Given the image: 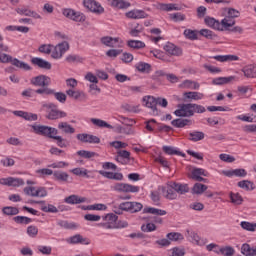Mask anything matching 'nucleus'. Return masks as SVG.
I'll return each instance as SVG.
<instances>
[{"label":"nucleus","instance_id":"f257e3e1","mask_svg":"<svg viewBox=\"0 0 256 256\" xmlns=\"http://www.w3.org/2000/svg\"><path fill=\"white\" fill-rule=\"evenodd\" d=\"M31 127L33 133H35L36 135L48 137V139H54L58 147H60L61 149H65V147L69 146V142H67L66 139L62 138L61 136H57L59 134V130H57V128L38 124L31 125Z\"/></svg>","mask_w":256,"mask_h":256},{"label":"nucleus","instance_id":"f03ea898","mask_svg":"<svg viewBox=\"0 0 256 256\" xmlns=\"http://www.w3.org/2000/svg\"><path fill=\"white\" fill-rule=\"evenodd\" d=\"M206 109L203 105L187 103L178 105V109L174 111L176 117H193L195 113H205Z\"/></svg>","mask_w":256,"mask_h":256},{"label":"nucleus","instance_id":"7ed1b4c3","mask_svg":"<svg viewBox=\"0 0 256 256\" xmlns=\"http://www.w3.org/2000/svg\"><path fill=\"white\" fill-rule=\"evenodd\" d=\"M0 63H11V65H14V67L23 69L24 71H31L33 69L29 64L17 58H13V56L5 53L0 54Z\"/></svg>","mask_w":256,"mask_h":256},{"label":"nucleus","instance_id":"20e7f679","mask_svg":"<svg viewBox=\"0 0 256 256\" xmlns=\"http://www.w3.org/2000/svg\"><path fill=\"white\" fill-rule=\"evenodd\" d=\"M30 83L31 85H34V87H41V89H49L48 86L51 85V77L41 74L32 77L30 79Z\"/></svg>","mask_w":256,"mask_h":256},{"label":"nucleus","instance_id":"39448f33","mask_svg":"<svg viewBox=\"0 0 256 256\" xmlns=\"http://www.w3.org/2000/svg\"><path fill=\"white\" fill-rule=\"evenodd\" d=\"M38 95H53L59 103H65L67 101V95L63 92H55L51 88H38Z\"/></svg>","mask_w":256,"mask_h":256},{"label":"nucleus","instance_id":"423d86ee","mask_svg":"<svg viewBox=\"0 0 256 256\" xmlns=\"http://www.w3.org/2000/svg\"><path fill=\"white\" fill-rule=\"evenodd\" d=\"M62 13L64 17H67V19H71L72 21H76V23H85V19H87L85 14L77 12L71 8L64 9Z\"/></svg>","mask_w":256,"mask_h":256},{"label":"nucleus","instance_id":"0eeeda50","mask_svg":"<svg viewBox=\"0 0 256 256\" xmlns=\"http://www.w3.org/2000/svg\"><path fill=\"white\" fill-rule=\"evenodd\" d=\"M113 191L117 193H139V186L127 184V183H116L112 186Z\"/></svg>","mask_w":256,"mask_h":256},{"label":"nucleus","instance_id":"6e6552de","mask_svg":"<svg viewBox=\"0 0 256 256\" xmlns=\"http://www.w3.org/2000/svg\"><path fill=\"white\" fill-rule=\"evenodd\" d=\"M67 51H69V42L64 41L54 47L51 52V57L52 59H61V57H63Z\"/></svg>","mask_w":256,"mask_h":256},{"label":"nucleus","instance_id":"1a4fd4ad","mask_svg":"<svg viewBox=\"0 0 256 256\" xmlns=\"http://www.w3.org/2000/svg\"><path fill=\"white\" fill-rule=\"evenodd\" d=\"M84 7L96 15H102V13H105V8L95 0H84Z\"/></svg>","mask_w":256,"mask_h":256},{"label":"nucleus","instance_id":"9d476101","mask_svg":"<svg viewBox=\"0 0 256 256\" xmlns=\"http://www.w3.org/2000/svg\"><path fill=\"white\" fill-rule=\"evenodd\" d=\"M100 42L102 43V45H105L106 47H110L112 49L121 47V45H123V40H121V38L119 37L113 38L111 36H104L100 39Z\"/></svg>","mask_w":256,"mask_h":256},{"label":"nucleus","instance_id":"9b49d317","mask_svg":"<svg viewBox=\"0 0 256 256\" xmlns=\"http://www.w3.org/2000/svg\"><path fill=\"white\" fill-rule=\"evenodd\" d=\"M163 49L166 51L167 55L171 57H181V55H183V49L171 42H167Z\"/></svg>","mask_w":256,"mask_h":256},{"label":"nucleus","instance_id":"f8f14e48","mask_svg":"<svg viewBox=\"0 0 256 256\" xmlns=\"http://www.w3.org/2000/svg\"><path fill=\"white\" fill-rule=\"evenodd\" d=\"M162 193L165 199H168L169 201H175L178 197L172 182L168 183L167 187L162 186Z\"/></svg>","mask_w":256,"mask_h":256},{"label":"nucleus","instance_id":"ddd939ff","mask_svg":"<svg viewBox=\"0 0 256 256\" xmlns=\"http://www.w3.org/2000/svg\"><path fill=\"white\" fill-rule=\"evenodd\" d=\"M1 185H7L8 187H21V185H25V181L21 178H1L0 179Z\"/></svg>","mask_w":256,"mask_h":256},{"label":"nucleus","instance_id":"4468645a","mask_svg":"<svg viewBox=\"0 0 256 256\" xmlns=\"http://www.w3.org/2000/svg\"><path fill=\"white\" fill-rule=\"evenodd\" d=\"M143 103L145 107H148L152 110L153 115H159V111L157 110V100L153 96H145L143 98Z\"/></svg>","mask_w":256,"mask_h":256},{"label":"nucleus","instance_id":"2eb2a0df","mask_svg":"<svg viewBox=\"0 0 256 256\" xmlns=\"http://www.w3.org/2000/svg\"><path fill=\"white\" fill-rule=\"evenodd\" d=\"M77 139L82 143H93V144L101 143V139L99 137L91 134H78Z\"/></svg>","mask_w":256,"mask_h":256},{"label":"nucleus","instance_id":"dca6fc26","mask_svg":"<svg viewBox=\"0 0 256 256\" xmlns=\"http://www.w3.org/2000/svg\"><path fill=\"white\" fill-rule=\"evenodd\" d=\"M32 65L39 67V69H45L46 71H50L52 65L51 62L44 60L43 58L34 57L31 59Z\"/></svg>","mask_w":256,"mask_h":256},{"label":"nucleus","instance_id":"f3484780","mask_svg":"<svg viewBox=\"0 0 256 256\" xmlns=\"http://www.w3.org/2000/svg\"><path fill=\"white\" fill-rule=\"evenodd\" d=\"M67 243L70 245H77L80 243V245H89L91 243V240L88 238H83L81 234H76L70 238L67 239Z\"/></svg>","mask_w":256,"mask_h":256},{"label":"nucleus","instance_id":"a211bd4d","mask_svg":"<svg viewBox=\"0 0 256 256\" xmlns=\"http://www.w3.org/2000/svg\"><path fill=\"white\" fill-rule=\"evenodd\" d=\"M222 175H225V177H247V170L243 168L224 170Z\"/></svg>","mask_w":256,"mask_h":256},{"label":"nucleus","instance_id":"6ab92c4d","mask_svg":"<svg viewBox=\"0 0 256 256\" xmlns=\"http://www.w3.org/2000/svg\"><path fill=\"white\" fill-rule=\"evenodd\" d=\"M99 175L105 177L106 179H112L114 181H123V173L121 172H107L105 170H99Z\"/></svg>","mask_w":256,"mask_h":256},{"label":"nucleus","instance_id":"aec40b11","mask_svg":"<svg viewBox=\"0 0 256 256\" xmlns=\"http://www.w3.org/2000/svg\"><path fill=\"white\" fill-rule=\"evenodd\" d=\"M65 117H67V112L61 111L59 109H51L47 114V119H50V121L63 119Z\"/></svg>","mask_w":256,"mask_h":256},{"label":"nucleus","instance_id":"412c9836","mask_svg":"<svg viewBox=\"0 0 256 256\" xmlns=\"http://www.w3.org/2000/svg\"><path fill=\"white\" fill-rule=\"evenodd\" d=\"M171 125L173 127H176L177 129H183V127H187V126L189 127L193 125V120L177 118L171 121Z\"/></svg>","mask_w":256,"mask_h":256},{"label":"nucleus","instance_id":"4be33fe9","mask_svg":"<svg viewBox=\"0 0 256 256\" xmlns=\"http://www.w3.org/2000/svg\"><path fill=\"white\" fill-rule=\"evenodd\" d=\"M201 175L203 177H207V174L205 173V169L202 168H194L192 170V179H194V181H198V182H205L207 181L205 178L201 177Z\"/></svg>","mask_w":256,"mask_h":256},{"label":"nucleus","instance_id":"5701e85b","mask_svg":"<svg viewBox=\"0 0 256 256\" xmlns=\"http://www.w3.org/2000/svg\"><path fill=\"white\" fill-rule=\"evenodd\" d=\"M128 19H147L148 15L143 10H131L126 13Z\"/></svg>","mask_w":256,"mask_h":256},{"label":"nucleus","instance_id":"b1692460","mask_svg":"<svg viewBox=\"0 0 256 256\" xmlns=\"http://www.w3.org/2000/svg\"><path fill=\"white\" fill-rule=\"evenodd\" d=\"M183 97L184 101H201L205 96L201 92H185Z\"/></svg>","mask_w":256,"mask_h":256},{"label":"nucleus","instance_id":"393cba45","mask_svg":"<svg viewBox=\"0 0 256 256\" xmlns=\"http://www.w3.org/2000/svg\"><path fill=\"white\" fill-rule=\"evenodd\" d=\"M65 203H68V205H79V203H85L87 201V198L85 197H79L78 195H70L64 199Z\"/></svg>","mask_w":256,"mask_h":256},{"label":"nucleus","instance_id":"a878e982","mask_svg":"<svg viewBox=\"0 0 256 256\" xmlns=\"http://www.w3.org/2000/svg\"><path fill=\"white\" fill-rule=\"evenodd\" d=\"M211 59H215V61H219V63H226L227 61H239V56L237 55H216L212 56Z\"/></svg>","mask_w":256,"mask_h":256},{"label":"nucleus","instance_id":"bb28decb","mask_svg":"<svg viewBox=\"0 0 256 256\" xmlns=\"http://www.w3.org/2000/svg\"><path fill=\"white\" fill-rule=\"evenodd\" d=\"M204 22L208 27H212V29H216V31H223V28H221V22H219V20H216L215 18L206 17L204 19Z\"/></svg>","mask_w":256,"mask_h":256},{"label":"nucleus","instance_id":"cd10ccee","mask_svg":"<svg viewBox=\"0 0 256 256\" xmlns=\"http://www.w3.org/2000/svg\"><path fill=\"white\" fill-rule=\"evenodd\" d=\"M150 53L156 59H160V61H164L165 63H171V56H168L165 52L161 50H152Z\"/></svg>","mask_w":256,"mask_h":256},{"label":"nucleus","instance_id":"c85d7f7f","mask_svg":"<svg viewBox=\"0 0 256 256\" xmlns=\"http://www.w3.org/2000/svg\"><path fill=\"white\" fill-rule=\"evenodd\" d=\"M172 186L178 195H185L186 193H189V185L187 184L172 182Z\"/></svg>","mask_w":256,"mask_h":256},{"label":"nucleus","instance_id":"c756f323","mask_svg":"<svg viewBox=\"0 0 256 256\" xmlns=\"http://www.w3.org/2000/svg\"><path fill=\"white\" fill-rule=\"evenodd\" d=\"M111 7L115 9H129L131 7V3L125 0H109Z\"/></svg>","mask_w":256,"mask_h":256},{"label":"nucleus","instance_id":"7c9ffc66","mask_svg":"<svg viewBox=\"0 0 256 256\" xmlns=\"http://www.w3.org/2000/svg\"><path fill=\"white\" fill-rule=\"evenodd\" d=\"M58 129L62 131V133H66V135H73V133H75V128L67 122H59Z\"/></svg>","mask_w":256,"mask_h":256},{"label":"nucleus","instance_id":"2f4dec72","mask_svg":"<svg viewBox=\"0 0 256 256\" xmlns=\"http://www.w3.org/2000/svg\"><path fill=\"white\" fill-rule=\"evenodd\" d=\"M114 213L116 215H123V211L131 213V202H122L119 204V207H114Z\"/></svg>","mask_w":256,"mask_h":256},{"label":"nucleus","instance_id":"473e14b6","mask_svg":"<svg viewBox=\"0 0 256 256\" xmlns=\"http://www.w3.org/2000/svg\"><path fill=\"white\" fill-rule=\"evenodd\" d=\"M222 31H229L230 27L235 25L234 18H229V16H225L224 19L220 22Z\"/></svg>","mask_w":256,"mask_h":256},{"label":"nucleus","instance_id":"72a5a7b5","mask_svg":"<svg viewBox=\"0 0 256 256\" xmlns=\"http://www.w3.org/2000/svg\"><path fill=\"white\" fill-rule=\"evenodd\" d=\"M241 253L244 256H256V247L253 248L251 245L244 243L241 246Z\"/></svg>","mask_w":256,"mask_h":256},{"label":"nucleus","instance_id":"f704fd0d","mask_svg":"<svg viewBox=\"0 0 256 256\" xmlns=\"http://www.w3.org/2000/svg\"><path fill=\"white\" fill-rule=\"evenodd\" d=\"M205 139V133L201 131H194L189 133V141L197 143V141H203Z\"/></svg>","mask_w":256,"mask_h":256},{"label":"nucleus","instance_id":"c9c22d12","mask_svg":"<svg viewBox=\"0 0 256 256\" xmlns=\"http://www.w3.org/2000/svg\"><path fill=\"white\" fill-rule=\"evenodd\" d=\"M208 187L205 184H201V183H196L194 184L193 188H192V194L193 195H203V193H205V191H207Z\"/></svg>","mask_w":256,"mask_h":256},{"label":"nucleus","instance_id":"e433bc0d","mask_svg":"<svg viewBox=\"0 0 256 256\" xmlns=\"http://www.w3.org/2000/svg\"><path fill=\"white\" fill-rule=\"evenodd\" d=\"M162 151H164L166 155H179L180 157H185V153L175 150L172 146H163Z\"/></svg>","mask_w":256,"mask_h":256},{"label":"nucleus","instance_id":"4c0bfd02","mask_svg":"<svg viewBox=\"0 0 256 256\" xmlns=\"http://www.w3.org/2000/svg\"><path fill=\"white\" fill-rule=\"evenodd\" d=\"M127 46L130 47V49H145V42L141 40H128Z\"/></svg>","mask_w":256,"mask_h":256},{"label":"nucleus","instance_id":"58836bf2","mask_svg":"<svg viewBox=\"0 0 256 256\" xmlns=\"http://www.w3.org/2000/svg\"><path fill=\"white\" fill-rule=\"evenodd\" d=\"M143 213H150V215H167V211L158 209V208H153V207H146L143 209Z\"/></svg>","mask_w":256,"mask_h":256},{"label":"nucleus","instance_id":"ea45409f","mask_svg":"<svg viewBox=\"0 0 256 256\" xmlns=\"http://www.w3.org/2000/svg\"><path fill=\"white\" fill-rule=\"evenodd\" d=\"M238 187H240V189H245V191H253V189H255V184L249 180H242L238 182Z\"/></svg>","mask_w":256,"mask_h":256},{"label":"nucleus","instance_id":"a19ab883","mask_svg":"<svg viewBox=\"0 0 256 256\" xmlns=\"http://www.w3.org/2000/svg\"><path fill=\"white\" fill-rule=\"evenodd\" d=\"M91 123H93V125H95L96 127H100L101 129H103V127H105L106 129H113V126L111 124L101 119L92 118Z\"/></svg>","mask_w":256,"mask_h":256},{"label":"nucleus","instance_id":"79ce46f5","mask_svg":"<svg viewBox=\"0 0 256 256\" xmlns=\"http://www.w3.org/2000/svg\"><path fill=\"white\" fill-rule=\"evenodd\" d=\"M139 73H149L151 71V65L145 62H139L135 65Z\"/></svg>","mask_w":256,"mask_h":256},{"label":"nucleus","instance_id":"37998d69","mask_svg":"<svg viewBox=\"0 0 256 256\" xmlns=\"http://www.w3.org/2000/svg\"><path fill=\"white\" fill-rule=\"evenodd\" d=\"M53 175L56 181H62L63 183L69 181V174L67 172L55 171Z\"/></svg>","mask_w":256,"mask_h":256},{"label":"nucleus","instance_id":"c03bdc74","mask_svg":"<svg viewBox=\"0 0 256 256\" xmlns=\"http://www.w3.org/2000/svg\"><path fill=\"white\" fill-rule=\"evenodd\" d=\"M230 201L233 205H242L243 197L239 193L230 192Z\"/></svg>","mask_w":256,"mask_h":256},{"label":"nucleus","instance_id":"a18cd8bd","mask_svg":"<svg viewBox=\"0 0 256 256\" xmlns=\"http://www.w3.org/2000/svg\"><path fill=\"white\" fill-rule=\"evenodd\" d=\"M13 221L18 225H29L33 220L27 216H15Z\"/></svg>","mask_w":256,"mask_h":256},{"label":"nucleus","instance_id":"49530a36","mask_svg":"<svg viewBox=\"0 0 256 256\" xmlns=\"http://www.w3.org/2000/svg\"><path fill=\"white\" fill-rule=\"evenodd\" d=\"M184 37H186V39H190V41H197L198 32L197 30L186 29L184 30Z\"/></svg>","mask_w":256,"mask_h":256},{"label":"nucleus","instance_id":"de8ad7c7","mask_svg":"<svg viewBox=\"0 0 256 256\" xmlns=\"http://www.w3.org/2000/svg\"><path fill=\"white\" fill-rule=\"evenodd\" d=\"M169 18L171 19V21H174L175 23H179V22L185 21V19H187L185 14H183L181 12L169 14Z\"/></svg>","mask_w":256,"mask_h":256},{"label":"nucleus","instance_id":"09e8293b","mask_svg":"<svg viewBox=\"0 0 256 256\" xmlns=\"http://www.w3.org/2000/svg\"><path fill=\"white\" fill-rule=\"evenodd\" d=\"M235 77H219L213 80L214 85H227V83H231Z\"/></svg>","mask_w":256,"mask_h":256},{"label":"nucleus","instance_id":"8fccbe9b","mask_svg":"<svg viewBox=\"0 0 256 256\" xmlns=\"http://www.w3.org/2000/svg\"><path fill=\"white\" fill-rule=\"evenodd\" d=\"M167 239H169L170 243L171 241H183L185 237H183V234L179 232H170L166 235Z\"/></svg>","mask_w":256,"mask_h":256},{"label":"nucleus","instance_id":"3c124183","mask_svg":"<svg viewBox=\"0 0 256 256\" xmlns=\"http://www.w3.org/2000/svg\"><path fill=\"white\" fill-rule=\"evenodd\" d=\"M4 215H19V208L13 206H6L2 209Z\"/></svg>","mask_w":256,"mask_h":256},{"label":"nucleus","instance_id":"603ef678","mask_svg":"<svg viewBox=\"0 0 256 256\" xmlns=\"http://www.w3.org/2000/svg\"><path fill=\"white\" fill-rule=\"evenodd\" d=\"M161 11H181V8L177 6V4H160Z\"/></svg>","mask_w":256,"mask_h":256},{"label":"nucleus","instance_id":"864d4df0","mask_svg":"<svg viewBox=\"0 0 256 256\" xmlns=\"http://www.w3.org/2000/svg\"><path fill=\"white\" fill-rule=\"evenodd\" d=\"M66 94L68 95V97H71L72 99H75L76 101L78 99H81V97H83V95H85V94H83V92H81L79 90L75 91L73 89L67 90Z\"/></svg>","mask_w":256,"mask_h":256},{"label":"nucleus","instance_id":"5fc2aeb1","mask_svg":"<svg viewBox=\"0 0 256 256\" xmlns=\"http://www.w3.org/2000/svg\"><path fill=\"white\" fill-rule=\"evenodd\" d=\"M39 89H32V88H28V89H25L23 92H22V97H27L29 99L35 97V95H39Z\"/></svg>","mask_w":256,"mask_h":256},{"label":"nucleus","instance_id":"6e6d98bb","mask_svg":"<svg viewBox=\"0 0 256 256\" xmlns=\"http://www.w3.org/2000/svg\"><path fill=\"white\" fill-rule=\"evenodd\" d=\"M67 63H83V58L79 55L70 54L66 57Z\"/></svg>","mask_w":256,"mask_h":256},{"label":"nucleus","instance_id":"4d7b16f0","mask_svg":"<svg viewBox=\"0 0 256 256\" xmlns=\"http://www.w3.org/2000/svg\"><path fill=\"white\" fill-rule=\"evenodd\" d=\"M243 73L245 75V77H248V78H254L256 77V67H245L243 69Z\"/></svg>","mask_w":256,"mask_h":256},{"label":"nucleus","instance_id":"13d9d810","mask_svg":"<svg viewBox=\"0 0 256 256\" xmlns=\"http://www.w3.org/2000/svg\"><path fill=\"white\" fill-rule=\"evenodd\" d=\"M58 225L59 227H63V229H77V224L69 223L67 220H60Z\"/></svg>","mask_w":256,"mask_h":256},{"label":"nucleus","instance_id":"bf43d9fd","mask_svg":"<svg viewBox=\"0 0 256 256\" xmlns=\"http://www.w3.org/2000/svg\"><path fill=\"white\" fill-rule=\"evenodd\" d=\"M77 155H79V157H83L84 159H92V157H95L97 153L86 150H79Z\"/></svg>","mask_w":256,"mask_h":256},{"label":"nucleus","instance_id":"052dcab7","mask_svg":"<svg viewBox=\"0 0 256 256\" xmlns=\"http://www.w3.org/2000/svg\"><path fill=\"white\" fill-rule=\"evenodd\" d=\"M241 15V12L235 8H228L226 17H229L230 19H237Z\"/></svg>","mask_w":256,"mask_h":256},{"label":"nucleus","instance_id":"680f3d73","mask_svg":"<svg viewBox=\"0 0 256 256\" xmlns=\"http://www.w3.org/2000/svg\"><path fill=\"white\" fill-rule=\"evenodd\" d=\"M53 46L51 44H43L38 48L40 53H44L45 55H51Z\"/></svg>","mask_w":256,"mask_h":256},{"label":"nucleus","instance_id":"e2e57ef3","mask_svg":"<svg viewBox=\"0 0 256 256\" xmlns=\"http://www.w3.org/2000/svg\"><path fill=\"white\" fill-rule=\"evenodd\" d=\"M220 253L225 256H234L235 255V249L231 246H227L224 248L219 249Z\"/></svg>","mask_w":256,"mask_h":256},{"label":"nucleus","instance_id":"0e129e2a","mask_svg":"<svg viewBox=\"0 0 256 256\" xmlns=\"http://www.w3.org/2000/svg\"><path fill=\"white\" fill-rule=\"evenodd\" d=\"M143 209V204L140 202H131L130 213H139Z\"/></svg>","mask_w":256,"mask_h":256},{"label":"nucleus","instance_id":"69168bd1","mask_svg":"<svg viewBox=\"0 0 256 256\" xmlns=\"http://www.w3.org/2000/svg\"><path fill=\"white\" fill-rule=\"evenodd\" d=\"M187 235L192 241V243H196L197 245H199V241H201V238L197 233L187 230Z\"/></svg>","mask_w":256,"mask_h":256},{"label":"nucleus","instance_id":"338daca9","mask_svg":"<svg viewBox=\"0 0 256 256\" xmlns=\"http://www.w3.org/2000/svg\"><path fill=\"white\" fill-rule=\"evenodd\" d=\"M38 233H39V228H37V226H33V225L28 226L27 234L29 235V237L35 238L37 237Z\"/></svg>","mask_w":256,"mask_h":256},{"label":"nucleus","instance_id":"774afa93","mask_svg":"<svg viewBox=\"0 0 256 256\" xmlns=\"http://www.w3.org/2000/svg\"><path fill=\"white\" fill-rule=\"evenodd\" d=\"M170 256H185V249L174 247L171 249V255Z\"/></svg>","mask_w":256,"mask_h":256}]
</instances>
